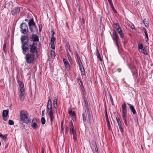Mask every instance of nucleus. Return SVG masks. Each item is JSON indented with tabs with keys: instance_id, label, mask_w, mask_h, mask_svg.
I'll list each match as a JSON object with an SVG mask.
<instances>
[{
	"instance_id": "f257e3e1",
	"label": "nucleus",
	"mask_w": 153,
	"mask_h": 153,
	"mask_svg": "<svg viewBox=\"0 0 153 153\" xmlns=\"http://www.w3.org/2000/svg\"><path fill=\"white\" fill-rule=\"evenodd\" d=\"M19 114L20 121L27 124L31 123V118L29 117L28 113L27 111L22 110L20 112Z\"/></svg>"
},
{
	"instance_id": "f03ea898",
	"label": "nucleus",
	"mask_w": 153,
	"mask_h": 153,
	"mask_svg": "<svg viewBox=\"0 0 153 153\" xmlns=\"http://www.w3.org/2000/svg\"><path fill=\"white\" fill-rule=\"evenodd\" d=\"M48 100L47 105V111L50 117L51 123L53 122L54 116L53 114V111L52 106V102L50 97H48Z\"/></svg>"
},
{
	"instance_id": "7ed1b4c3",
	"label": "nucleus",
	"mask_w": 153,
	"mask_h": 153,
	"mask_svg": "<svg viewBox=\"0 0 153 153\" xmlns=\"http://www.w3.org/2000/svg\"><path fill=\"white\" fill-rule=\"evenodd\" d=\"M24 54L25 56V59L27 63L31 64L34 60L35 57L34 54L28 52Z\"/></svg>"
},
{
	"instance_id": "20e7f679",
	"label": "nucleus",
	"mask_w": 153,
	"mask_h": 153,
	"mask_svg": "<svg viewBox=\"0 0 153 153\" xmlns=\"http://www.w3.org/2000/svg\"><path fill=\"white\" fill-rule=\"evenodd\" d=\"M29 52L35 54L38 52V48L37 43L33 42L32 44L29 45Z\"/></svg>"
},
{
	"instance_id": "39448f33",
	"label": "nucleus",
	"mask_w": 153,
	"mask_h": 153,
	"mask_svg": "<svg viewBox=\"0 0 153 153\" xmlns=\"http://www.w3.org/2000/svg\"><path fill=\"white\" fill-rule=\"evenodd\" d=\"M21 31L23 34H26L28 31V27L26 24L23 23H22L20 26Z\"/></svg>"
},
{
	"instance_id": "423d86ee",
	"label": "nucleus",
	"mask_w": 153,
	"mask_h": 153,
	"mask_svg": "<svg viewBox=\"0 0 153 153\" xmlns=\"http://www.w3.org/2000/svg\"><path fill=\"white\" fill-rule=\"evenodd\" d=\"M29 45H28L27 43H25L24 44H22V53L23 54L27 53V52L29 50Z\"/></svg>"
},
{
	"instance_id": "0eeeda50",
	"label": "nucleus",
	"mask_w": 153,
	"mask_h": 153,
	"mask_svg": "<svg viewBox=\"0 0 153 153\" xmlns=\"http://www.w3.org/2000/svg\"><path fill=\"white\" fill-rule=\"evenodd\" d=\"M30 38L32 40L33 42H38L39 41L38 36L35 34H32Z\"/></svg>"
},
{
	"instance_id": "6e6552de",
	"label": "nucleus",
	"mask_w": 153,
	"mask_h": 153,
	"mask_svg": "<svg viewBox=\"0 0 153 153\" xmlns=\"http://www.w3.org/2000/svg\"><path fill=\"white\" fill-rule=\"evenodd\" d=\"M112 38L114 41H118V40L119 39V37L116 31L115 30H114L113 33Z\"/></svg>"
},
{
	"instance_id": "1a4fd4ad",
	"label": "nucleus",
	"mask_w": 153,
	"mask_h": 153,
	"mask_svg": "<svg viewBox=\"0 0 153 153\" xmlns=\"http://www.w3.org/2000/svg\"><path fill=\"white\" fill-rule=\"evenodd\" d=\"M28 37L27 36H22L21 38V43L22 44H24L25 43H27L28 42Z\"/></svg>"
},
{
	"instance_id": "9d476101",
	"label": "nucleus",
	"mask_w": 153,
	"mask_h": 153,
	"mask_svg": "<svg viewBox=\"0 0 153 153\" xmlns=\"http://www.w3.org/2000/svg\"><path fill=\"white\" fill-rule=\"evenodd\" d=\"M63 61L64 65L66 68L68 70L70 69V66L69 64L67 59L65 58H63Z\"/></svg>"
},
{
	"instance_id": "9b49d317",
	"label": "nucleus",
	"mask_w": 153,
	"mask_h": 153,
	"mask_svg": "<svg viewBox=\"0 0 153 153\" xmlns=\"http://www.w3.org/2000/svg\"><path fill=\"white\" fill-rule=\"evenodd\" d=\"M122 117L124 121L125 125L127 126L128 125L127 123L126 119L127 117V112L122 113Z\"/></svg>"
},
{
	"instance_id": "f8f14e48",
	"label": "nucleus",
	"mask_w": 153,
	"mask_h": 153,
	"mask_svg": "<svg viewBox=\"0 0 153 153\" xmlns=\"http://www.w3.org/2000/svg\"><path fill=\"white\" fill-rule=\"evenodd\" d=\"M25 90H20L19 98L22 101H23L25 99Z\"/></svg>"
},
{
	"instance_id": "ddd939ff",
	"label": "nucleus",
	"mask_w": 153,
	"mask_h": 153,
	"mask_svg": "<svg viewBox=\"0 0 153 153\" xmlns=\"http://www.w3.org/2000/svg\"><path fill=\"white\" fill-rule=\"evenodd\" d=\"M29 28L31 32L34 33L37 31V29L36 25L29 27Z\"/></svg>"
},
{
	"instance_id": "4468645a",
	"label": "nucleus",
	"mask_w": 153,
	"mask_h": 153,
	"mask_svg": "<svg viewBox=\"0 0 153 153\" xmlns=\"http://www.w3.org/2000/svg\"><path fill=\"white\" fill-rule=\"evenodd\" d=\"M20 11V9L19 7H16L12 10L11 12L12 15H15L19 13Z\"/></svg>"
},
{
	"instance_id": "2eb2a0df",
	"label": "nucleus",
	"mask_w": 153,
	"mask_h": 153,
	"mask_svg": "<svg viewBox=\"0 0 153 153\" xmlns=\"http://www.w3.org/2000/svg\"><path fill=\"white\" fill-rule=\"evenodd\" d=\"M127 104L129 106L130 109L133 114L134 115L136 114V111L133 105L129 103H127Z\"/></svg>"
},
{
	"instance_id": "dca6fc26",
	"label": "nucleus",
	"mask_w": 153,
	"mask_h": 153,
	"mask_svg": "<svg viewBox=\"0 0 153 153\" xmlns=\"http://www.w3.org/2000/svg\"><path fill=\"white\" fill-rule=\"evenodd\" d=\"M57 99L56 97H55L53 98V105L54 108H55L56 109V111L57 112Z\"/></svg>"
},
{
	"instance_id": "f3484780",
	"label": "nucleus",
	"mask_w": 153,
	"mask_h": 153,
	"mask_svg": "<svg viewBox=\"0 0 153 153\" xmlns=\"http://www.w3.org/2000/svg\"><path fill=\"white\" fill-rule=\"evenodd\" d=\"M122 113L127 112V106L125 103H124L122 104Z\"/></svg>"
},
{
	"instance_id": "a211bd4d",
	"label": "nucleus",
	"mask_w": 153,
	"mask_h": 153,
	"mask_svg": "<svg viewBox=\"0 0 153 153\" xmlns=\"http://www.w3.org/2000/svg\"><path fill=\"white\" fill-rule=\"evenodd\" d=\"M28 25L29 27H30L32 26H33L36 25V24L34 22L33 19V18H31L29 20L28 23Z\"/></svg>"
},
{
	"instance_id": "6ab92c4d",
	"label": "nucleus",
	"mask_w": 153,
	"mask_h": 153,
	"mask_svg": "<svg viewBox=\"0 0 153 153\" xmlns=\"http://www.w3.org/2000/svg\"><path fill=\"white\" fill-rule=\"evenodd\" d=\"M7 135V134L3 135L0 133V137H1L2 140L4 141H5L6 140Z\"/></svg>"
},
{
	"instance_id": "aec40b11",
	"label": "nucleus",
	"mask_w": 153,
	"mask_h": 153,
	"mask_svg": "<svg viewBox=\"0 0 153 153\" xmlns=\"http://www.w3.org/2000/svg\"><path fill=\"white\" fill-rule=\"evenodd\" d=\"M118 33H119L120 35V37L122 39H123L124 38V34L123 33L122 30L120 28V29H119L118 30H117Z\"/></svg>"
},
{
	"instance_id": "412c9836",
	"label": "nucleus",
	"mask_w": 153,
	"mask_h": 153,
	"mask_svg": "<svg viewBox=\"0 0 153 153\" xmlns=\"http://www.w3.org/2000/svg\"><path fill=\"white\" fill-rule=\"evenodd\" d=\"M19 84L20 88V90H25V88L23 83L22 82L20 81L19 82Z\"/></svg>"
},
{
	"instance_id": "4be33fe9",
	"label": "nucleus",
	"mask_w": 153,
	"mask_h": 153,
	"mask_svg": "<svg viewBox=\"0 0 153 153\" xmlns=\"http://www.w3.org/2000/svg\"><path fill=\"white\" fill-rule=\"evenodd\" d=\"M78 82L79 83V84L81 88V89H84V86L83 85V83L81 80L79 78H77Z\"/></svg>"
},
{
	"instance_id": "5701e85b",
	"label": "nucleus",
	"mask_w": 153,
	"mask_h": 153,
	"mask_svg": "<svg viewBox=\"0 0 153 153\" xmlns=\"http://www.w3.org/2000/svg\"><path fill=\"white\" fill-rule=\"evenodd\" d=\"M9 111L7 110H4L3 111L2 113L3 117H6L8 114Z\"/></svg>"
},
{
	"instance_id": "b1692460",
	"label": "nucleus",
	"mask_w": 153,
	"mask_h": 153,
	"mask_svg": "<svg viewBox=\"0 0 153 153\" xmlns=\"http://www.w3.org/2000/svg\"><path fill=\"white\" fill-rule=\"evenodd\" d=\"M96 54L97 56V57L100 60V61H102V59L100 56V55L99 53V52L98 51V49H97L96 50Z\"/></svg>"
},
{
	"instance_id": "393cba45",
	"label": "nucleus",
	"mask_w": 153,
	"mask_h": 153,
	"mask_svg": "<svg viewBox=\"0 0 153 153\" xmlns=\"http://www.w3.org/2000/svg\"><path fill=\"white\" fill-rule=\"evenodd\" d=\"M143 22L145 26L146 27H149V23L146 19H144L143 21Z\"/></svg>"
},
{
	"instance_id": "a878e982",
	"label": "nucleus",
	"mask_w": 153,
	"mask_h": 153,
	"mask_svg": "<svg viewBox=\"0 0 153 153\" xmlns=\"http://www.w3.org/2000/svg\"><path fill=\"white\" fill-rule=\"evenodd\" d=\"M79 67L80 70L81 71L82 74L84 75L85 74V72L83 65L81 66H79Z\"/></svg>"
},
{
	"instance_id": "bb28decb",
	"label": "nucleus",
	"mask_w": 153,
	"mask_h": 153,
	"mask_svg": "<svg viewBox=\"0 0 153 153\" xmlns=\"http://www.w3.org/2000/svg\"><path fill=\"white\" fill-rule=\"evenodd\" d=\"M31 126L34 129H35L38 127L36 123H32Z\"/></svg>"
},
{
	"instance_id": "cd10ccee",
	"label": "nucleus",
	"mask_w": 153,
	"mask_h": 153,
	"mask_svg": "<svg viewBox=\"0 0 153 153\" xmlns=\"http://www.w3.org/2000/svg\"><path fill=\"white\" fill-rule=\"evenodd\" d=\"M138 50H141L145 48L143 47V44L142 43H139L138 44Z\"/></svg>"
},
{
	"instance_id": "c85d7f7f",
	"label": "nucleus",
	"mask_w": 153,
	"mask_h": 153,
	"mask_svg": "<svg viewBox=\"0 0 153 153\" xmlns=\"http://www.w3.org/2000/svg\"><path fill=\"white\" fill-rule=\"evenodd\" d=\"M83 122L85 123L86 121V115L84 113L82 114Z\"/></svg>"
},
{
	"instance_id": "c756f323",
	"label": "nucleus",
	"mask_w": 153,
	"mask_h": 153,
	"mask_svg": "<svg viewBox=\"0 0 153 153\" xmlns=\"http://www.w3.org/2000/svg\"><path fill=\"white\" fill-rule=\"evenodd\" d=\"M141 52L145 55H147L148 54V53L146 51L145 48L142 49L141 50Z\"/></svg>"
},
{
	"instance_id": "7c9ffc66",
	"label": "nucleus",
	"mask_w": 153,
	"mask_h": 153,
	"mask_svg": "<svg viewBox=\"0 0 153 153\" xmlns=\"http://www.w3.org/2000/svg\"><path fill=\"white\" fill-rule=\"evenodd\" d=\"M51 55L52 58H54L55 56V52L51 50Z\"/></svg>"
},
{
	"instance_id": "2f4dec72",
	"label": "nucleus",
	"mask_w": 153,
	"mask_h": 153,
	"mask_svg": "<svg viewBox=\"0 0 153 153\" xmlns=\"http://www.w3.org/2000/svg\"><path fill=\"white\" fill-rule=\"evenodd\" d=\"M140 30L145 33V35L147 34V30L144 27H141Z\"/></svg>"
},
{
	"instance_id": "473e14b6",
	"label": "nucleus",
	"mask_w": 153,
	"mask_h": 153,
	"mask_svg": "<svg viewBox=\"0 0 153 153\" xmlns=\"http://www.w3.org/2000/svg\"><path fill=\"white\" fill-rule=\"evenodd\" d=\"M114 27L117 30H118L119 29H120L121 28L119 25L117 23H115L114 24Z\"/></svg>"
},
{
	"instance_id": "72a5a7b5",
	"label": "nucleus",
	"mask_w": 153,
	"mask_h": 153,
	"mask_svg": "<svg viewBox=\"0 0 153 153\" xmlns=\"http://www.w3.org/2000/svg\"><path fill=\"white\" fill-rule=\"evenodd\" d=\"M3 51L4 53L6 52V45L5 43H4L3 45Z\"/></svg>"
},
{
	"instance_id": "f704fd0d",
	"label": "nucleus",
	"mask_w": 153,
	"mask_h": 153,
	"mask_svg": "<svg viewBox=\"0 0 153 153\" xmlns=\"http://www.w3.org/2000/svg\"><path fill=\"white\" fill-rule=\"evenodd\" d=\"M41 122L42 125H44L45 124L46 121L45 118L44 117H42L41 118Z\"/></svg>"
},
{
	"instance_id": "c9c22d12",
	"label": "nucleus",
	"mask_w": 153,
	"mask_h": 153,
	"mask_svg": "<svg viewBox=\"0 0 153 153\" xmlns=\"http://www.w3.org/2000/svg\"><path fill=\"white\" fill-rule=\"evenodd\" d=\"M116 120L118 126L122 124L119 118L117 117L116 118Z\"/></svg>"
},
{
	"instance_id": "e433bc0d",
	"label": "nucleus",
	"mask_w": 153,
	"mask_h": 153,
	"mask_svg": "<svg viewBox=\"0 0 153 153\" xmlns=\"http://www.w3.org/2000/svg\"><path fill=\"white\" fill-rule=\"evenodd\" d=\"M118 126L121 132H123V129L122 124L118 125Z\"/></svg>"
},
{
	"instance_id": "4c0bfd02",
	"label": "nucleus",
	"mask_w": 153,
	"mask_h": 153,
	"mask_svg": "<svg viewBox=\"0 0 153 153\" xmlns=\"http://www.w3.org/2000/svg\"><path fill=\"white\" fill-rule=\"evenodd\" d=\"M8 124L10 125H13L14 124L13 121L11 120H9L8 121Z\"/></svg>"
},
{
	"instance_id": "58836bf2",
	"label": "nucleus",
	"mask_w": 153,
	"mask_h": 153,
	"mask_svg": "<svg viewBox=\"0 0 153 153\" xmlns=\"http://www.w3.org/2000/svg\"><path fill=\"white\" fill-rule=\"evenodd\" d=\"M55 39L54 37H51V44L54 43Z\"/></svg>"
},
{
	"instance_id": "ea45409f",
	"label": "nucleus",
	"mask_w": 153,
	"mask_h": 153,
	"mask_svg": "<svg viewBox=\"0 0 153 153\" xmlns=\"http://www.w3.org/2000/svg\"><path fill=\"white\" fill-rule=\"evenodd\" d=\"M68 59L69 62H70V63L72 62V61L71 59V57L70 55L69 54H68Z\"/></svg>"
},
{
	"instance_id": "a19ab883",
	"label": "nucleus",
	"mask_w": 153,
	"mask_h": 153,
	"mask_svg": "<svg viewBox=\"0 0 153 153\" xmlns=\"http://www.w3.org/2000/svg\"><path fill=\"white\" fill-rule=\"evenodd\" d=\"M107 126H108V130L109 131H110L111 130V127H110V122H107Z\"/></svg>"
},
{
	"instance_id": "79ce46f5",
	"label": "nucleus",
	"mask_w": 153,
	"mask_h": 153,
	"mask_svg": "<svg viewBox=\"0 0 153 153\" xmlns=\"http://www.w3.org/2000/svg\"><path fill=\"white\" fill-rule=\"evenodd\" d=\"M118 41H114V42H115V44L117 47L118 49V50H119V45L118 44Z\"/></svg>"
},
{
	"instance_id": "37998d69",
	"label": "nucleus",
	"mask_w": 153,
	"mask_h": 153,
	"mask_svg": "<svg viewBox=\"0 0 153 153\" xmlns=\"http://www.w3.org/2000/svg\"><path fill=\"white\" fill-rule=\"evenodd\" d=\"M118 41H114V42H115V44L117 47L118 49V50H119V45L118 44Z\"/></svg>"
},
{
	"instance_id": "c03bdc74",
	"label": "nucleus",
	"mask_w": 153,
	"mask_h": 153,
	"mask_svg": "<svg viewBox=\"0 0 153 153\" xmlns=\"http://www.w3.org/2000/svg\"><path fill=\"white\" fill-rule=\"evenodd\" d=\"M118 41H114V42H115V44L117 47L118 49V50H119V45L118 44Z\"/></svg>"
},
{
	"instance_id": "a18cd8bd",
	"label": "nucleus",
	"mask_w": 153,
	"mask_h": 153,
	"mask_svg": "<svg viewBox=\"0 0 153 153\" xmlns=\"http://www.w3.org/2000/svg\"><path fill=\"white\" fill-rule=\"evenodd\" d=\"M76 131L74 129V126H73L71 127V128L70 129V131L71 132L73 133L75 131Z\"/></svg>"
},
{
	"instance_id": "49530a36",
	"label": "nucleus",
	"mask_w": 153,
	"mask_h": 153,
	"mask_svg": "<svg viewBox=\"0 0 153 153\" xmlns=\"http://www.w3.org/2000/svg\"><path fill=\"white\" fill-rule=\"evenodd\" d=\"M145 39H146V42L148 41L149 38L148 35V34H145Z\"/></svg>"
},
{
	"instance_id": "de8ad7c7",
	"label": "nucleus",
	"mask_w": 153,
	"mask_h": 153,
	"mask_svg": "<svg viewBox=\"0 0 153 153\" xmlns=\"http://www.w3.org/2000/svg\"><path fill=\"white\" fill-rule=\"evenodd\" d=\"M37 121L36 119L35 118H33L32 123H36Z\"/></svg>"
},
{
	"instance_id": "09e8293b",
	"label": "nucleus",
	"mask_w": 153,
	"mask_h": 153,
	"mask_svg": "<svg viewBox=\"0 0 153 153\" xmlns=\"http://www.w3.org/2000/svg\"><path fill=\"white\" fill-rule=\"evenodd\" d=\"M73 139L74 141H76L77 140L76 138V134H74L73 135Z\"/></svg>"
},
{
	"instance_id": "8fccbe9b",
	"label": "nucleus",
	"mask_w": 153,
	"mask_h": 153,
	"mask_svg": "<svg viewBox=\"0 0 153 153\" xmlns=\"http://www.w3.org/2000/svg\"><path fill=\"white\" fill-rule=\"evenodd\" d=\"M61 130L62 131H63L64 130V128H63V123L62 122H61Z\"/></svg>"
},
{
	"instance_id": "3c124183",
	"label": "nucleus",
	"mask_w": 153,
	"mask_h": 153,
	"mask_svg": "<svg viewBox=\"0 0 153 153\" xmlns=\"http://www.w3.org/2000/svg\"><path fill=\"white\" fill-rule=\"evenodd\" d=\"M51 48L53 49H55V47L54 45V43L51 44Z\"/></svg>"
},
{
	"instance_id": "603ef678",
	"label": "nucleus",
	"mask_w": 153,
	"mask_h": 153,
	"mask_svg": "<svg viewBox=\"0 0 153 153\" xmlns=\"http://www.w3.org/2000/svg\"><path fill=\"white\" fill-rule=\"evenodd\" d=\"M83 99L84 102H88L87 98L86 97H85L84 96L83 97Z\"/></svg>"
},
{
	"instance_id": "864d4df0",
	"label": "nucleus",
	"mask_w": 153,
	"mask_h": 153,
	"mask_svg": "<svg viewBox=\"0 0 153 153\" xmlns=\"http://www.w3.org/2000/svg\"><path fill=\"white\" fill-rule=\"evenodd\" d=\"M78 65L79 66H81L82 65V64L81 60L78 61Z\"/></svg>"
},
{
	"instance_id": "5fc2aeb1",
	"label": "nucleus",
	"mask_w": 153,
	"mask_h": 153,
	"mask_svg": "<svg viewBox=\"0 0 153 153\" xmlns=\"http://www.w3.org/2000/svg\"><path fill=\"white\" fill-rule=\"evenodd\" d=\"M88 120L90 123H91V116L88 117Z\"/></svg>"
},
{
	"instance_id": "6e6d98bb",
	"label": "nucleus",
	"mask_w": 153,
	"mask_h": 153,
	"mask_svg": "<svg viewBox=\"0 0 153 153\" xmlns=\"http://www.w3.org/2000/svg\"><path fill=\"white\" fill-rule=\"evenodd\" d=\"M84 103H85V108H88V102H85Z\"/></svg>"
},
{
	"instance_id": "4d7b16f0",
	"label": "nucleus",
	"mask_w": 153,
	"mask_h": 153,
	"mask_svg": "<svg viewBox=\"0 0 153 153\" xmlns=\"http://www.w3.org/2000/svg\"><path fill=\"white\" fill-rule=\"evenodd\" d=\"M108 1L110 6L113 4L111 0H108Z\"/></svg>"
},
{
	"instance_id": "13d9d810",
	"label": "nucleus",
	"mask_w": 153,
	"mask_h": 153,
	"mask_svg": "<svg viewBox=\"0 0 153 153\" xmlns=\"http://www.w3.org/2000/svg\"><path fill=\"white\" fill-rule=\"evenodd\" d=\"M105 116L106 118V122H109L108 115H105Z\"/></svg>"
},
{
	"instance_id": "bf43d9fd",
	"label": "nucleus",
	"mask_w": 153,
	"mask_h": 153,
	"mask_svg": "<svg viewBox=\"0 0 153 153\" xmlns=\"http://www.w3.org/2000/svg\"><path fill=\"white\" fill-rule=\"evenodd\" d=\"M66 45H67V48H68L69 51H71V49L70 48V45H69V44H67Z\"/></svg>"
},
{
	"instance_id": "052dcab7",
	"label": "nucleus",
	"mask_w": 153,
	"mask_h": 153,
	"mask_svg": "<svg viewBox=\"0 0 153 153\" xmlns=\"http://www.w3.org/2000/svg\"><path fill=\"white\" fill-rule=\"evenodd\" d=\"M39 31L40 32L42 30V25H39Z\"/></svg>"
},
{
	"instance_id": "680f3d73",
	"label": "nucleus",
	"mask_w": 153,
	"mask_h": 153,
	"mask_svg": "<svg viewBox=\"0 0 153 153\" xmlns=\"http://www.w3.org/2000/svg\"><path fill=\"white\" fill-rule=\"evenodd\" d=\"M45 110H43L42 111V116H44L45 115Z\"/></svg>"
},
{
	"instance_id": "e2e57ef3",
	"label": "nucleus",
	"mask_w": 153,
	"mask_h": 153,
	"mask_svg": "<svg viewBox=\"0 0 153 153\" xmlns=\"http://www.w3.org/2000/svg\"><path fill=\"white\" fill-rule=\"evenodd\" d=\"M51 32L52 33L51 37H54V31L53 30H52Z\"/></svg>"
},
{
	"instance_id": "0e129e2a",
	"label": "nucleus",
	"mask_w": 153,
	"mask_h": 153,
	"mask_svg": "<svg viewBox=\"0 0 153 153\" xmlns=\"http://www.w3.org/2000/svg\"><path fill=\"white\" fill-rule=\"evenodd\" d=\"M76 118V116H74L72 117V119L74 121L75 120Z\"/></svg>"
},
{
	"instance_id": "69168bd1",
	"label": "nucleus",
	"mask_w": 153,
	"mask_h": 153,
	"mask_svg": "<svg viewBox=\"0 0 153 153\" xmlns=\"http://www.w3.org/2000/svg\"><path fill=\"white\" fill-rule=\"evenodd\" d=\"M71 114L72 115V117L76 116V114L74 112H73Z\"/></svg>"
},
{
	"instance_id": "338daca9",
	"label": "nucleus",
	"mask_w": 153,
	"mask_h": 153,
	"mask_svg": "<svg viewBox=\"0 0 153 153\" xmlns=\"http://www.w3.org/2000/svg\"><path fill=\"white\" fill-rule=\"evenodd\" d=\"M86 109L87 113H90L89 108H86Z\"/></svg>"
},
{
	"instance_id": "774afa93",
	"label": "nucleus",
	"mask_w": 153,
	"mask_h": 153,
	"mask_svg": "<svg viewBox=\"0 0 153 153\" xmlns=\"http://www.w3.org/2000/svg\"><path fill=\"white\" fill-rule=\"evenodd\" d=\"M86 109L87 113H90L89 108H86Z\"/></svg>"
}]
</instances>
